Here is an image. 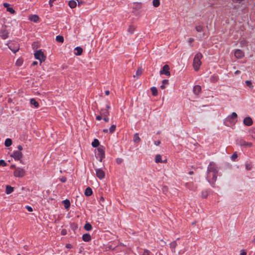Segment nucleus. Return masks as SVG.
<instances>
[{"label": "nucleus", "instance_id": "393cba45", "mask_svg": "<svg viewBox=\"0 0 255 255\" xmlns=\"http://www.w3.org/2000/svg\"><path fill=\"white\" fill-rule=\"evenodd\" d=\"M70 228L74 232H75L78 229V225L75 222L71 223L70 224Z\"/></svg>", "mask_w": 255, "mask_h": 255}, {"label": "nucleus", "instance_id": "ddd939ff", "mask_svg": "<svg viewBox=\"0 0 255 255\" xmlns=\"http://www.w3.org/2000/svg\"><path fill=\"white\" fill-rule=\"evenodd\" d=\"M201 92V87L199 85H196L193 88V92L195 94L198 95Z\"/></svg>", "mask_w": 255, "mask_h": 255}, {"label": "nucleus", "instance_id": "f704fd0d", "mask_svg": "<svg viewBox=\"0 0 255 255\" xmlns=\"http://www.w3.org/2000/svg\"><path fill=\"white\" fill-rule=\"evenodd\" d=\"M9 48L14 53H15L17 51L19 50V47L17 46L16 47H12V44H10L9 46H8Z\"/></svg>", "mask_w": 255, "mask_h": 255}, {"label": "nucleus", "instance_id": "a19ab883", "mask_svg": "<svg viewBox=\"0 0 255 255\" xmlns=\"http://www.w3.org/2000/svg\"><path fill=\"white\" fill-rule=\"evenodd\" d=\"M250 133L252 137L255 139V128H253L250 130Z\"/></svg>", "mask_w": 255, "mask_h": 255}, {"label": "nucleus", "instance_id": "f8f14e48", "mask_svg": "<svg viewBox=\"0 0 255 255\" xmlns=\"http://www.w3.org/2000/svg\"><path fill=\"white\" fill-rule=\"evenodd\" d=\"M237 114L235 112H233L231 114V116L228 117V119L231 123H235L236 122V119H237Z\"/></svg>", "mask_w": 255, "mask_h": 255}, {"label": "nucleus", "instance_id": "7c9ffc66", "mask_svg": "<svg viewBox=\"0 0 255 255\" xmlns=\"http://www.w3.org/2000/svg\"><path fill=\"white\" fill-rule=\"evenodd\" d=\"M56 41L58 42L63 43L64 37L61 35H58L56 37Z\"/></svg>", "mask_w": 255, "mask_h": 255}, {"label": "nucleus", "instance_id": "5701e85b", "mask_svg": "<svg viewBox=\"0 0 255 255\" xmlns=\"http://www.w3.org/2000/svg\"><path fill=\"white\" fill-rule=\"evenodd\" d=\"M133 140L135 143H139L140 141V138H139L137 133L134 134Z\"/></svg>", "mask_w": 255, "mask_h": 255}, {"label": "nucleus", "instance_id": "de8ad7c7", "mask_svg": "<svg viewBox=\"0 0 255 255\" xmlns=\"http://www.w3.org/2000/svg\"><path fill=\"white\" fill-rule=\"evenodd\" d=\"M7 10L12 14H14L15 12V10L12 7H8Z\"/></svg>", "mask_w": 255, "mask_h": 255}, {"label": "nucleus", "instance_id": "39448f33", "mask_svg": "<svg viewBox=\"0 0 255 255\" xmlns=\"http://www.w3.org/2000/svg\"><path fill=\"white\" fill-rule=\"evenodd\" d=\"M169 66L168 65H164L162 67V69L160 71V75H165L167 76H170V72L169 71Z\"/></svg>", "mask_w": 255, "mask_h": 255}, {"label": "nucleus", "instance_id": "bf43d9fd", "mask_svg": "<svg viewBox=\"0 0 255 255\" xmlns=\"http://www.w3.org/2000/svg\"><path fill=\"white\" fill-rule=\"evenodd\" d=\"M247 255V252L244 250H242L241 253L240 254V255Z\"/></svg>", "mask_w": 255, "mask_h": 255}, {"label": "nucleus", "instance_id": "69168bd1", "mask_svg": "<svg viewBox=\"0 0 255 255\" xmlns=\"http://www.w3.org/2000/svg\"><path fill=\"white\" fill-rule=\"evenodd\" d=\"M38 64V62L37 61H34L32 63V66H34L36 65H37Z\"/></svg>", "mask_w": 255, "mask_h": 255}, {"label": "nucleus", "instance_id": "4468645a", "mask_svg": "<svg viewBox=\"0 0 255 255\" xmlns=\"http://www.w3.org/2000/svg\"><path fill=\"white\" fill-rule=\"evenodd\" d=\"M240 144L241 146H244L245 147H251L253 146V143L252 142H246V141L243 140H241L240 141Z\"/></svg>", "mask_w": 255, "mask_h": 255}, {"label": "nucleus", "instance_id": "473e14b6", "mask_svg": "<svg viewBox=\"0 0 255 255\" xmlns=\"http://www.w3.org/2000/svg\"><path fill=\"white\" fill-rule=\"evenodd\" d=\"M217 174L218 172H212L211 173V176H212V180L213 182H215L217 178Z\"/></svg>", "mask_w": 255, "mask_h": 255}, {"label": "nucleus", "instance_id": "603ef678", "mask_svg": "<svg viewBox=\"0 0 255 255\" xmlns=\"http://www.w3.org/2000/svg\"><path fill=\"white\" fill-rule=\"evenodd\" d=\"M162 83L164 85H166L168 84V80L167 79H164L162 80Z\"/></svg>", "mask_w": 255, "mask_h": 255}, {"label": "nucleus", "instance_id": "c756f323", "mask_svg": "<svg viewBox=\"0 0 255 255\" xmlns=\"http://www.w3.org/2000/svg\"><path fill=\"white\" fill-rule=\"evenodd\" d=\"M12 144V140L10 138H7L5 140L4 145L6 147H9Z\"/></svg>", "mask_w": 255, "mask_h": 255}, {"label": "nucleus", "instance_id": "2eb2a0df", "mask_svg": "<svg viewBox=\"0 0 255 255\" xmlns=\"http://www.w3.org/2000/svg\"><path fill=\"white\" fill-rule=\"evenodd\" d=\"M8 36V31L5 29H2L1 30V33L0 35V37L3 39H6Z\"/></svg>", "mask_w": 255, "mask_h": 255}, {"label": "nucleus", "instance_id": "6ab92c4d", "mask_svg": "<svg viewBox=\"0 0 255 255\" xmlns=\"http://www.w3.org/2000/svg\"><path fill=\"white\" fill-rule=\"evenodd\" d=\"M14 188L13 187L10 186V185L6 186V190L5 192L7 194H9L13 191Z\"/></svg>", "mask_w": 255, "mask_h": 255}, {"label": "nucleus", "instance_id": "9b49d317", "mask_svg": "<svg viewBox=\"0 0 255 255\" xmlns=\"http://www.w3.org/2000/svg\"><path fill=\"white\" fill-rule=\"evenodd\" d=\"M243 123L246 126H251L253 124V120L251 117H247L244 119Z\"/></svg>", "mask_w": 255, "mask_h": 255}, {"label": "nucleus", "instance_id": "864d4df0", "mask_svg": "<svg viewBox=\"0 0 255 255\" xmlns=\"http://www.w3.org/2000/svg\"><path fill=\"white\" fill-rule=\"evenodd\" d=\"M56 0H49V3L50 7L53 6V3L56 1Z\"/></svg>", "mask_w": 255, "mask_h": 255}, {"label": "nucleus", "instance_id": "a211bd4d", "mask_svg": "<svg viewBox=\"0 0 255 255\" xmlns=\"http://www.w3.org/2000/svg\"><path fill=\"white\" fill-rule=\"evenodd\" d=\"M92 194H93V191H92V189L89 187H87L85 190V195L86 196H90L91 195H92Z\"/></svg>", "mask_w": 255, "mask_h": 255}, {"label": "nucleus", "instance_id": "052dcab7", "mask_svg": "<svg viewBox=\"0 0 255 255\" xmlns=\"http://www.w3.org/2000/svg\"><path fill=\"white\" fill-rule=\"evenodd\" d=\"M103 119L106 122H108L109 121V119L107 117H105Z\"/></svg>", "mask_w": 255, "mask_h": 255}, {"label": "nucleus", "instance_id": "4be33fe9", "mask_svg": "<svg viewBox=\"0 0 255 255\" xmlns=\"http://www.w3.org/2000/svg\"><path fill=\"white\" fill-rule=\"evenodd\" d=\"M84 229L86 231H90L92 229V226L90 223L86 222L84 225Z\"/></svg>", "mask_w": 255, "mask_h": 255}, {"label": "nucleus", "instance_id": "680f3d73", "mask_svg": "<svg viewBox=\"0 0 255 255\" xmlns=\"http://www.w3.org/2000/svg\"><path fill=\"white\" fill-rule=\"evenodd\" d=\"M154 143L156 145H159L160 143V141L159 140H157L154 142Z\"/></svg>", "mask_w": 255, "mask_h": 255}, {"label": "nucleus", "instance_id": "c85d7f7f", "mask_svg": "<svg viewBox=\"0 0 255 255\" xmlns=\"http://www.w3.org/2000/svg\"><path fill=\"white\" fill-rule=\"evenodd\" d=\"M30 104L34 106L35 108H38L39 107V104L36 101V100L34 99H30Z\"/></svg>", "mask_w": 255, "mask_h": 255}, {"label": "nucleus", "instance_id": "f03ea898", "mask_svg": "<svg viewBox=\"0 0 255 255\" xmlns=\"http://www.w3.org/2000/svg\"><path fill=\"white\" fill-rule=\"evenodd\" d=\"M34 57L40 61V63L46 60V56L41 50H37L34 53Z\"/></svg>", "mask_w": 255, "mask_h": 255}, {"label": "nucleus", "instance_id": "7ed1b4c3", "mask_svg": "<svg viewBox=\"0 0 255 255\" xmlns=\"http://www.w3.org/2000/svg\"><path fill=\"white\" fill-rule=\"evenodd\" d=\"M13 175L16 177H22L25 175V171L23 168L17 167L13 172Z\"/></svg>", "mask_w": 255, "mask_h": 255}, {"label": "nucleus", "instance_id": "a18cd8bd", "mask_svg": "<svg viewBox=\"0 0 255 255\" xmlns=\"http://www.w3.org/2000/svg\"><path fill=\"white\" fill-rule=\"evenodd\" d=\"M142 69L141 68H138V69L136 71V75L137 76H139L142 74Z\"/></svg>", "mask_w": 255, "mask_h": 255}, {"label": "nucleus", "instance_id": "e433bc0d", "mask_svg": "<svg viewBox=\"0 0 255 255\" xmlns=\"http://www.w3.org/2000/svg\"><path fill=\"white\" fill-rule=\"evenodd\" d=\"M135 29V26L132 25H130L129 26V27L128 28V32L131 34L134 32Z\"/></svg>", "mask_w": 255, "mask_h": 255}, {"label": "nucleus", "instance_id": "f3484780", "mask_svg": "<svg viewBox=\"0 0 255 255\" xmlns=\"http://www.w3.org/2000/svg\"><path fill=\"white\" fill-rule=\"evenodd\" d=\"M82 239L84 242H89L91 240V237L88 233L85 234L82 236Z\"/></svg>", "mask_w": 255, "mask_h": 255}, {"label": "nucleus", "instance_id": "412c9836", "mask_svg": "<svg viewBox=\"0 0 255 255\" xmlns=\"http://www.w3.org/2000/svg\"><path fill=\"white\" fill-rule=\"evenodd\" d=\"M75 51H76L75 53L76 55H81L83 52V49L80 47H77L75 48Z\"/></svg>", "mask_w": 255, "mask_h": 255}, {"label": "nucleus", "instance_id": "bb28decb", "mask_svg": "<svg viewBox=\"0 0 255 255\" xmlns=\"http://www.w3.org/2000/svg\"><path fill=\"white\" fill-rule=\"evenodd\" d=\"M100 113H101V115H102L104 117H107L109 114V112L107 109L101 110Z\"/></svg>", "mask_w": 255, "mask_h": 255}, {"label": "nucleus", "instance_id": "0e129e2a", "mask_svg": "<svg viewBox=\"0 0 255 255\" xmlns=\"http://www.w3.org/2000/svg\"><path fill=\"white\" fill-rule=\"evenodd\" d=\"M3 6L4 7H7V8L8 7H9V4L7 3H4Z\"/></svg>", "mask_w": 255, "mask_h": 255}, {"label": "nucleus", "instance_id": "0eeeda50", "mask_svg": "<svg viewBox=\"0 0 255 255\" xmlns=\"http://www.w3.org/2000/svg\"><path fill=\"white\" fill-rule=\"evenodd\" d=\"M185 187L186 188L193 191H195L197 189V185L195 184L193 182L186 183Z\"/></svg>", "mask_w": 255, "mask_h": 255}, {"label": "nucleus", "instance_id": "f257e3e1", "mask_svg": "<svg viewBox=\"0 0 255 255\" xmlns=\"http://www.w3.org/2000/svg\"><path fill=\"white\" fill-rule=\"evenodd\" d=\"M202 57V54L200 52H198L195 55L193 62V66L195 71H197L200 69V67L202 63L201 59Z\"/></svg>", "mask_w": 255, "mask_h": 255}, {"label": "nucleus", "instance_id": "c9c22d12", "mask_svg": "<svg viewBox=\"0 0 255 255\" xmlns=\"http://www.w3.org/2000/svg\"><path fill=\"white\" fill-rule=\"evenodd\" d=\"M177 246L176 241H173L172 243L170 244V247L172 249V250H174L175 247ZM173 252L175 253V251H172Z\"/></svg>", "mask_w": 255, "mask_h": 255}, {"label": "nucleus", "instance_id": "6e6d98bb", "mask_svg": "<svg viewBox=\"0 0 255 255\" xmlns=\"http://www.w3.org/2000/svg\"><path fill=\"white\" fill-rule=\"evenodd\" d=\"M21 64H22V62L20 60H18L16 61V65L20 66L21 65Z\"/></svg>", "mask_w": 255, "mask_h": 255}, {"label": "nucleus", "instance_id": "72a5a7b5", "mask_svg": "<svg viewBox=\"0 0 255 255\" xmlns=\"http://www.w3.org/2000/svg\"><path fill=\"white\" fill-rule=\"evenodd\" d=\"M99 144H100V142L97 139H94L92 143V145L94 147H96L99 146Z\"/></svg>", "mask_w": 255, "mask_h": 255}, {"label": "nucleus", "instance_id": "13d9d810", "mask_svg": "<svg viewBox=\"0 0 255 255\" xmlns=\"http://www.w3.org/2000/svg\"><path fill=\"white\" fill-rule=\"evenodd\" d=\"M17 148H18L19 151H20L21 150H22L23 149V147L21 145H18Z\"/></svg>", "mask_w": 255, "mask_h": 255}, {"label": "nucleus", "instance_id": "dca6fc26", "mask_svg": "<svg viewBox=\"0 0 255 255\" xmlns=\"http://www.w3.org/2000/svg\"><path fill=\"white\" fill-rule=\"evenodd\" d=\"M29 19L34 22H37L39 20V17L37 15L33 14L29 16Z\"/></svg>", "mask_w": 255, "mask_h": 255}, {"label": "nucleus", "instance_id": "774afa93", "mask_svg": "<svg viewBox=\"0 0 255 255\" xmlns=\"http://www.w3.org/2000/svg\"><path fill=\"white\" fill-rule=\"evenodd\" d=\"M66 178H62L61 179V181L62 182H66Z\"/></svg>", "mask_w": 255, "mask_h": 255}, {"label": "nucleus", "instance_id": "4c0bfd02", "mask_svg": "<svg viewBox=\"0 0 255 255\" xmlns=\"http://www.w3.org/2000/svg\"><path fill=\"white\" fill-rule=\"evenodd\" d=\"M152 3L154 7H158L160 5V0H153Z\"/></svg>", "mask_w": 255, "mask_h": 255}, {"label": "nucleus", "instance_id": "a878e982", "mask_svg": "<svg viewBox=\"0 0 255 255\" xmlns=\"http://www.w3.org/2000/svg\"><path fill=\"white\" fill-rule=\"evenodd\" d=\"M69 6L71 8H75L76 5H77V3H76V2L75 1V0H70L69 1Z\"/></svg>", "mask_w": 255, "mask_h": 255}, {"label": "nucleus", "instance_id": "49530a36", "mask_svg": "<svg viewBox=\"0 0 255 255\" xmlns=\"http://www.w3.org/2000/svg\"><path fill=\"white\" fill-rule=\"evenodd\" d=\"M7 164L5 162L4 160H0V166H6Z\"/></svg>", "mask_w": 255, "mask_h": 255}, {"label": "nucleus", "instance_id": "9d476101", "mask_svg": "<svg viewBox=\"0 0 255 255\" xmlns=\"http://www.w3.org/2000/svg\"><path fill=\"white\" fill-rule=\"evenodd\" d=\"M235 56L238 59H241L244 57V52L241 49H237L235 52Z\"/></svg>", "mask_w": 255, "mask_h": 255}, {"label": "nucleus", "instance_id": "37998d69", "mask_svg": "<svg viewBox=\"0 0 255 255\" xmlns=\"http://www.w3.org/2000/svg\"><path fill=\"white\" fill-rule=\"evenodd\" d=\"M208 196V193L207 191H204L202 192V197L203 198H207Z\"/></svg>", "mask_w": 255, "mask_h": 255}, {"label": "nucleus", "instance_id": "ea45409f", "mask_svg": "<svg viewBox=\"0 0 255 255\" xmlns=\"http://www.w3.org/2000/svg\"><path fill=\"white\" fill-rule=\"evenodd\" d=\"M246 85L249 87L251 89H253V85H252V83L251 81H246Z\"/></svg>", "mask_w": 255, "mask_h": 255}, {"label": "nucleus", "instance_id": "6e6552de", "mask_svg": "<svg viewBox=\"0 0 255 255\" xmlns=\"http://www.w3.org/2000/svg\"><path fill=\"white\" fill-rule=\"evenodd\" d=\"M97 177L100 179L104 178L105 176V172L101 169H95Z\"/></svg>", "mask_w": 255, "mask_h": 255}, {"label": "nucleus", "instance_id": "aec40b11", "mask_svg": "<svg viewBox=\"0 0 255 255\" xmlns=\"http://www.w3.org/2000/svg\"><path fill=\"white\" fill-rule=\"evenodd\" d=\"M219 79L218 76L216 74H214L211 76L210 78V81L212 83H216Z\"/></svg>", "mask_w": 255, "mask_h": 255}, {"label": "nucleus", "instance_id": "8fccbe9b", "mask_svg": "<svg viewBox=\"0 0 255 255\" xmlns=\"http://www.w3.org/2000/svg\"><path fill=\"white\" fill-rule=\"evenodd\" d=\"M252 168V166L251 164L247 163L246 164V168L248 170H250Z\"/></svg>", "mask_w": 255, "mask_h": 255}, {"label": "nucleus", "instance_id": "c03bdc74", "mask_svg": "<svg viewBox=\"0 0 255 255\" xmlns=\"http://www.w3.org/2000/svg\"><path fill=\"white\" fill-rule=\"evenodd\" d=\"M237 157H238V154H237L236 152H235L232 155L231 159L232 160L235 161V160L237 159Z\"/></svg>", "mask_w": 255, "mask_h": 255}, {"label": "nucleus", "instance_id": "e2e57ef3", "mask_svg": "<svg viewBox=\"0 0 255 255\" xmlns=\"http://www.w3.org/2000/svg\"><path fill=\"white\" fill-rule=\"evenodd\" d=\"M102 119V116H98L96 117V120L98 121H100Z\"/></svg>", "mask_w": 255, "mask_h": 255}, {"label": "nucleus", "instance_id": "338daca9", "mask_svg": "<svg viewBox=\"0 0 255 255\" xmlns=\"http://www.w3.org/2000/svg\"><path fill=\"white\" fill-rule=\"evenodd\" d=\"M145 254H147V255H149V252L147 250L145 251L142 255H145Z\"/></svg>", "mask_w": 255, "mask_h": 255}, {"label": "nucleus", "instance_id": "58836bf2", "mask_svg": "<svg viewBox=\"0 0 255 255\" xmlns=\"http://www.w3.org/2000/svg\"><path fill=\"white\" fill-rule=\"evenodd\" d=\"M116 128V125H112L109 129L110 132L111 133H113L115 131Z\"/></svg>", "mask_w": 255, "mask_h": 255}, {"label": "nucleus", "instance_id": "4d7b16f0", "mask_svg": "<svg viewBox=\"0 0 255 255\" xmlns=\"http://www.w3.org/2000/svg\"><path fill=\"white\" fill-rule=\"evenodd\" d=\"M194 39L192 38H190L189 39V40H188V42L190 44H191L193 41H194Z\"/></svg>", "mask_w": 255, "mask_h": 255}, {"label": "nucleus", "instance_id": "3c124183", "mask_svg": "<svg viewBox=\"0 0 255 255\" xmlns=\"http://www.w3.org/2000/svg\"><path fill=\"white\" fill-rule=\"evenodd\" d=\"M25 208L29 212H32L33 211L32 208L30 206H26Z\"/></svg>", "mask_w": 255, "mask_h": 255}, {"label": "nucleus", "instance_id": "79ce46f5", "mask_svg": "<svg viewBox=\"0 0 255 255\" xmlns=\"http://www.w3.org/2000/svg\"><path fill=\"white\" fill-rule=\"evenodd\" d=\"M195 29L197 32H201L203 30V27L201 25H197L195 27Z\"/></svg>", "mask_w": 255, "mask_h": 255}, {"label": "nucleus", "instance_id": "09e8293b", "mask_svg": "<svg viewBox=\"0 0 255 255\" xmlns=\"http://www.w3.org/2000/svg\"><path fill=\"white\" fill-rule=\"evenodd\" d=\"M123 161V159L121 158H117L116 159V162L118 164H121Z\"/></svg>", "mask_w": 255, "mask_h": 255}, {"label": "nucleus", "instance_id": "1a4fd4ad", "mask_svg": "<svg viewBox=\"0 0 255 255\" xmlns=\"http://www.w3.org/2000/svg\"><path fill=\"white\" fill-rule=\"evenodd\" d=\"M98 153H97V156L99 157H105V147L101 145L98 148Z\"/></svg>", "mask_w": 255, "mask_h": 255}, {"label": "nucleus", "instance_id": "b1692460", "mask_svg": "<svg viewBox=\"0 0 255 255\" xmlns=\"http://www.w3.org/2000/svg\"><path fill=\"white\" fill-rule=\"evenodd\" d=\"M64 206L66 209H68L70 206V201L68 199H66L63 201Z\"/></svg>", "mask_w": 255, "mask_h": 255}, {"label": "nucleus", "instance_id": "20e7f679", "mask_svg": "<svg viewBox=\"0 0 255 255\" xmlns=\"http://www.w3.org/2000/svg\"><path fill=\"white\" fill-rule=\"evenodd\" d=\"M207 171L209 177H210L211 173L218 172L216 165L213 163H210L208 167Z\"/></svg>", "mask_w": 255, "mask_h": 255}, {"label": "nucleus", "instance_id": "cd10ccee", "mask_svg": "<svg viewBox=\"0 0 255 255\" xmlns=\"http://www.w3.org/2000/svg\"><path fill=\"white\" fill-rule=\"evenodd\" d=\"M152 94L154 96H156L158 95V91L156 87H152L150 88Z\"/></svg>", "mask_w": 255, "mask_h": 255}, {"label": "nucleus", "instance_id": "5fc2aeb1", "mask_svg": "<svg viewBox=\"0 0 255 255\" xmlns=\"http://www.w3.org/2000/svg\"><path fill=\"white\" fill-rule=\"evenodd\" d=\"M66 234H67V231L65 229H63L61 231V235H66Z\"/></svg>", "mask_w": 255, "mask_h": 255}, {"label": "nucleus", "instance_id": "2f4dec72", "mask_svg": "<svg viewBox=\"0 0 255 255\" xmlns=\"http://www.w3.org/2000/svg\"><path fill=\"white\" fill-rule=\"evenodd\" d=\"M155 161L156 163H162L161 156L160 154H157L155 158Z\"/></svg>", "mask_w": 255, "mask_h": 255}, {"label": "nucleus", "instance_id": "423d86ee", "mask_svg": "<svg viewBox=\"0 0 255 255\" xmlns=\"http://www.w3.org/2000/svg\"><path fill=\"white\" fill-rule=\"evenodd\" d=\"M22 156V153L19 151H14L11 155L15 160H20V163H23L22 160H21Z\"/></svg>", "mask_w": 255, "mask_h": 255}]
</instances>
